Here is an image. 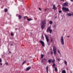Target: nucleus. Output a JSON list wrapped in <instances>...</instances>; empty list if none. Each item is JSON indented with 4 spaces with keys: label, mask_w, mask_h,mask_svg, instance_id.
Here are the masks:
<instances>
[{
    "label": "nucleus",
    "mask_w": 73,
    "mask_h": 73,
    "mask_svg": "<svg viewBox=\"0 0 73 73\" xmlns=\"http://www.w3.org/2000/svg\"><path fill=\"white\" fill-rule=\"evenodd\" d=\"M41 23L42 24H40L41 28L42 30H43L45 28V25L46 24V19L43 20L41 21Z\"/></svg>",
    "instance_id": "f257e3e1"
},
{
    "label": "nucleus",
    "mask_w": 73,
    "mask_h": 73,
    "mask_svg": "<svg viewBox=\"0 0 73 73\" xmlns=\"http://www.w3.org/2000/svg\"><path fill=\"white\" fill-rule=\"evenodd\" d=\"M62 11L64 13H66V12H69V10L68 8H67L66 7H62Z\"/></svg>",
    "instance_id": "f03ea898"
},
{
    "label": "nucleus",
    "mask_w": 73,
    "mask_h": 73,
    "mask_svg": "<svg viewBox=\"0 0 73 73\" xmlns=\"http://www.w3.org/2000/svg\"><path fill=\"white\" fill-rule=\"evenodd\" d=\"M51 29V27H49L48 28H47L46 32L47 33H48L49 32V31L50 33H52V30Z\"/></svg>",
    "instance_id": "7ed1b4c3"
},
{
    "label": "nucleus",
    "mask_w": 73,
    "mask_h": 73,
    "mask_svg": "<svg viewBox=\"0 0 73 73\" xmlns=\"http://www.w3.org/2000/svg\"><path fill=\"white\" fill-rule=\"evenodd\" d=\"M53 51L54 55L56 56V53H57V52H56V50L55 46H53Z\"/></svg>",
    "instance_id": "20e7f679"
},
{
    "label": "nucleus",
    "mask_w": 73,
    "mask_h": 73,
    "mask_svg": "<svg viewBox=\"0 0 73 73\" xmlns=\"http://www.w3.org/2000/svg\"><path fill=\"white\" fill-rule=\"evenodd\" d=\"M60 39V41L62 45H64V38H63V36H62L61 37Z\"/></svg>",
    "instance_id": "39448f33"
},
{
    "label": "nucleus",
    "mask_w": 73,
    "mask_h": 73,
    "mask_svg": "<svg viewBox=\"0 0 73 73\" xmlns=\"http://www.w3.org/2000/svg\"><path fill=\"white\" fill-rule=\"evenodd\" d=\"M45 36L46 40V41L47 43H48V42H49V38H48V36H47V35H46V34L45 35Z\"/></svg>",
    "instance_id": "423d86ee"
},
{
    "label": "nucleus",
    "mask_w": 73,
    "mask_h": 73,
    "mask_svg": "<svg viewBox=\"0 0 73 73\" xmlns=\"http://www.w3.org/2000/svg\"><path fill=\"white\" fill-rule=\"evenodd\" d=\"M39 41L40 43L42 44L43 47H44V46H45V45L44 44V42L42 40H40Z\"/></svg>",
    "instance_id": "0eeeda50"
},
{
    "label": "nucleus",
    "mask_w": 73,
    "mask_h": 73,
    "mask_svg": "<svg viewBox=\"0 0 73 73\" xmlns=\"http://www.w3.org/2000/svg\"><path fill=\"white\" fill-rule=\"evenodd\" d=\"M63 5L64 7H65V6H68V2H65L63 4Z\"/></svg>",
    "instance_id": "6e6552de"
},
{
    "label": "nucleus",
    "mask_w": 73,
    "mask_h": 73,
    "mask_svg": "<svg viewBox=\"0 0 73 73\" xmlns=\"http://www.w3.org/2000/svg\"><path fill=\"white\" fill-rule=\"evenodd\" d=\"M53 9L54 10H56L57 9V8L56 7V6H55V5H53Z\"/></svg>",
    "instance_id": "1a4fd4ad"
},
{
    "label": "nucleus",
    "mask_w": 73,
    "mask_h": 73,
    "mask_svg": "<svg viewBox=\"0 0 73 73\" xmlns=\"http://www.w3.org/2000/svg\"><path fill=\"white\" fill-rule=\"evenodd\" d=\"M31 69V67L29 66V67L28 68H27L26 69V70H30Z\"/></svg>",
    "instance_id": "9d476101"
},
{
    "label": "nucleus",
    "mask_w": 73,
    "mask_h": 73,
    "mask_svg": "<svg viewBox=\"0 0 73 73\" xmlns=\"http://www.w3.org/2000/svg\"><path fill=\"white\" fill-rule=\"evenodd\" d=\"M21 17H22V16L20 15H18V18L19 20L21 19Z\"/></svg>",
    "instance_id": "9b49d317"
},
{
    "label": "nucleus",
    "mask_w": 73,
    "mask_h": 73,
    "mask_svg": "<svg viewBox=\"0 0 73 73\" xmlns=\"http://www.w3.org/2000/svg\"><path fill=\"white\" fill-rule=\"evenodd\" d=\"M72 15V13H68L67 14V15H68V16H71Z\"/></svg>",
    "instance_id": "f8f14e48"
},
{
    "label": "nucleus",
    "mask_w": 73,
    "mask_h": 73,
    "mask_svg": "<svg viewBox=\"0 0 73 73\" xmlns=\"http://www.w3.org/2000/svg\"><path fill=\"white\" fill-rule=\"evenodd\" d=\"M46 72L47 73H48V67L47 66L46 68Z\"/></svg>",
    "instance_id": "ddd939ff"
},
{
    "label": "nucleus",
    "mask_w": 73,
    "mask_h": 73,
    "mask_svg": "<svg viewBox=\"0 0 73 73\" xmlns=\"http://www.w3.org/2000/svg\"><path fill=\"white\" fill-rule=\"evenodd\" d=\"M27 19L29 21H31V20H32V19H30V18H29L28 19Z\"/></svg>",
    "instance_id": "4468645a"
},
{
    "label": "nucleus",
    "mask_w": 73,
    "mask_h": 73,
    "mask_svg": "<svg viewBox=\"0 0 73 73\" xmlns=\"http://www.w3.org/2000/svg\"><path fill=\"white\" fill-rule=\"evenodd\" d=\"M48 62L49 64H50V63H51V62H52V60H50V59H49L48 60Z\"/></svg>",
    "instance_id": "2eb2a0df"
},
{
    "label": "nucleus",
    "mask_w": 73,
    "mask_h": 73,
    "mask_svg": "<svg viewBox=\"0 0 73 73\" xmlns=\"http://www.w3.org/2000/svg\"><path fill=\"white\" fill-rule=\"evenodd\" d=\"M50 39H51V42H53V38H52V37H50Z\"/></svg>",
    "instance_id": "dca6fc26"
},
{
    "label": "nucleus",
    "mask_w": 73,
    "mask_h": 73,
    "mask_svg": "<svg viewBox=\"0 0 73 73\" xmlns=\"http://www.w3.org/2000/svg\"><path fill=\"white\" fill-rule=\"evenodd\" d=\"M54 62H55V60L53 59V60L52 61V64H54Z\"/></svg>",
    "instance_id": "f3484780"
},
{
    "label": "nucleus",
    "mask_w": 73,
    "mask_h": 73,
    "mask_svg": "<svg viewBox=\"0 0 73 73\" xmlns=\"http://www.w3.org/2000/svg\"><path fill=\"white\" fill-rule=\"evenodd\" d=\"M52 66L54 68L55 67V66H56V64L55 63H53V64L52 65Z\"/></svg>",
    "instance_id": "a211bd4d"
},
{
    "label": "nucleus",
    "mask_w": 73,
    "mask_h": 73,
    "mask_svg": "<svg viewBox=\"0 0 73 73\" xmlns=\"http://www.w3.org/2000/svg\"><path fill=\"white\" fill-rule=\"evenodd\" d=\"M49 23L50 24V25H52V24H53V22L52 21H50L49 22Z\"/></svg>",
    "instance_id": "6ab92c4d"
},
{
    "label": "nucleus",
    "mask_w": 73,
    "mask_h": 73,
    "mask_svg": "<svg viewBox=\"0 0 73 73\" xmlns=\"http://www.w3.org/2000/svg\"><path fill=\"white\" fill-rule=\"evenodd\" d=\"M62 73H66L65 70H63L62 71Z\"/></svg>",
    "instance_id": "aec40b11"
},
{
    "label": "nucleus",
    "mask_w": 73,
    "mask_h": 73,
    "mask_svg": "<svg viewBox=\"0 0 73 73\" xmlns=\"http://www.w3.org/2000/svg\"><path fill=\"white\" fill-rule=\"evenodd\" d=\"M5 12H8V10L7 9H5Z\"/></svg>",
    "instance_id": "412c9836"
},
{
    "label": "nucleus",
    "mask_w": 73,
    "mask_h": 73,
    "mask_svg": "<svg viewBox=\"0 0 73 73\" xmlns=\"http://www.w3.org/2000/svg\"><path fill=\"white\" fill-rule=\"evenodd\" d=\"M41 58H42L44 57V54H41Z\"/></svg>",
    "instance_id": "4be33fe9"
},
{
    "label": "nucleus",
    "mask_w": 73,
    "mask_h": 73,
    "mask_svg": "<svg viewBox=\"0 0 73 73\" xmlns=\"http://www.w3.org/2000/svg\"><path fill=\"white\" fill-rule=\"evenodd\" d=\"M55 72H57V68L56 67L55 68Z\"/></svg>",
    "instance_id": "5701e85b"
},
{
    "label": "nucleus",
    "mask_w": 73,
    "mask_h": 73,
    "mask_svg": "<svg viewBox=\"0 0 73 73\" xmlns=\"http://www.w3.org/2000/svg\"><path fill=\"white\" fill-rule=\"evenodd\" d=\"M64 63L66 65H67V62L65 60H64Z\"/></svg>",
    "instance_id": "b1692460"
},
{
    "label": "nucleus",
    "mask_w": 73,
    "mask_h": 73,
    "mask_svg": "<svg viewBox=\"0 0 73 73\" xmlns=\"http://www.w3.org/2000/svg\"><path fill=\"white\" fill-rule=\"evenodd\" d=\"M56 60H58V61H60L61 60V59H60V58H59V59L56 58Z\"/></svg>",
    "instance_id": "393cba45"
},
{
    "label": "nucleus",
    "mask_w": 73,
    "mask_h": 73,
    "mask_svg": "<svg viewBox=\"0 0 73 73\" xmlns=\"http://www.w3.org/2000/svg\"><path fill=\"white\" fill-rule=\"evenodd\" d=\"M11 36H14V34H13V32H11Z\"/></svg>",
    "instance_id": "a878e982"
},
{
    "label": "nucleus",
    "mask_w": 73,
    "mask_h": 73,
    "mask_svg": "<svg viewBox=\"0 0 73 73\" xmlns=\"http://www.w3.org/2000/svg\"><path fill=\"white\" fill-rule=\"evenodd\" d=\"M58 53H59V54H61V53H60V51L59 50H58Z\"/></svg>",
    "instance_id": "bb28decb"
},
{
    "label": "nucleus",
    "mask_w": 73,
    "mask_h": 73,
    "mask_svg": "<svg viewBox=\"0 0 73 73\" xmlns=\"http://www.w3.org/2000/svg\"><path fill=\"white\" fill-rule=\"evenodd\" d=\"M53 51H51V53H50V54H53Z\"/></svg>",
    "instance_id": "cd10ccee"
},
{
    "label": "nucleus",
    "mask_w": 73,
    "mask_h": 73,
    "mask_svg": "<svg viewBox=\"0 0 73 73\" xmlns=\"http://www.w3.org/2000/svg\"><path fill=\"white\" fill-rule=\"evenodd\" d=\"M27 61V60H25V62H24L22 64L23 65V64H24Z\"/></svg>",
    "instance_id": "c85d7f7f"
},
{
    "label": "nucleus",
    "mask_w": 73,
    "mask_h": 73,
    "mask_svg": "<svg viewBox=\"0 0 73 73\" xmlns=\"http://www.w3.org/2000/svg\"><path fill=\"white\" fill-rule=\"evenodd\" d=\"M59 12L60 13H62V11L61 10H60L59 11Z\"/></svg>",
    "instance_id": "c756f323"
},
{
    "label": "nucleus",
    "mask_w": 73,
    "mask_h": 73,
    "mask_svg": "<svg viewBox=\"0 0 73 73\" xmlns=\"http://www.w3.org/2000/svg\"><path fill=\"white\" fill-rule=\"evenodd\" d=\"M5 64H6V65H8V63L7 62H6L5 63Z\"/></svg>",
    "instance_id": "7c9ffc66"
},
{
    "label": "nucleus",
    "mask_w": 73,
    "mask_h": 73,
    "mask_svg": "<svg viewBox=\"0 0 73 73\" xmlns=\"http://www.w3.org/2000/svg\"><path fill=\"white\" fill-rule=\"evenodd\" d=\"M0 65L1 66H2L3 65V63L1 62L0 63Z\"/></svg>",
    "instance_id": "2f4dec72"
},
{
    "label": "nucleus",
    "mask_w": 73,
    "mask_h": 73,
    "mask_svg": "<svg viewBox=\"0 0 73 73\" xmlns=\"http://www.w3.org/2000/svg\"><path fill=\"white\" fill-rule=\"evenodd\" d=\"M27 16H25L24 17V19H27Z\"/></svg>",
    "instance_id": "473e14b6"
},
{
    "label": "nucleus",
    "mask_w": 73,
    "mask_h": 73,
    "mask_svg": "<svg viewBox=\"0 0 73 73\" xmlns=\"http://www.w3.org/2000/svg\"><path fill=\"white\" fill-rule=\"evenodd\" d=\"M43 59H42L41 60V63H43Z\"/></svg>",
    "instance_id": "72a5a7b5"
},
{
    "label": "nucleus",
    "mask_w": 73,
    "mask_h": 73,
    "mask_svg": "<svg viewBox=\"0 0 73 73\" xmlns=\"http://www.w3.org/2000/svg\"><path fill=\"white\" fill-rule=\"evenodd\" d=\"M2 62V60H1V59L0 58V62Z\"/></svg>",
    "instance_id": "f704fd0d"
},
{
    "label": "nucleus",
    "mask_w": 73,
    "mask_h": 73,
    "mask_svg": "<svg viewBox=\"0 0 73 73\" xmlns=\"http://www.w3.org/2000/svg\"><path fill=\"white\" fill-rule=\"evenodd\" d=\"M41 37H42L43 38H44V36H43V34H42V35Z\"/></svg>",
    "instance_id": "c9c22d12"
},
{
    "label": "nucleus",
    "mask_w": 73,
    "mask_h": 73,
    "mask_svg": "<svg viewBox=\"0 0 73 73\" xmlns=\"http://www.w3.org/2000/svg\"><path fill=\"white\" fill-rule=\"evenodd\" d=\"M39 9L40 11H41V8H39Z\"/></svg>",
    "instance_id": "e433bc0d"
},
{
    "label": "nucleus",
    "mask_w": 73,
    "mask_h": 73,
    "mask_svg": "<svg viewBox=\"0 0 73 73\" xmlns=\"http://www.w3.org/2000/svg\"><path fill=\"white\" fill-rule=\"evenodd\" d=\"M44 61H46V59L45 58H44Z\"/></svg>",
    "instance_id": "4c0bfd02"
},
{
    "label": "nucleus",
    "mask_w": 73,
    "mask_h": 73,
    "mask_svg": "<svg viewBox=\"0 0 73 73\" xmlns=\"http://www.w3.org/2000/svg\"><path fill=\"white\" fill-rule=\"evenodd\" d=\"M20 1H23V0H19Z\"/></svg>",
    "instance_id": "58836bf2"
},
{
    "label": "nucleus",
    "mask_w": 73,
    "mask_h": 73,
    "mask_svg": "<svg viewBox=\"0 0 73 73\" xmlns=\"http://www.w3.org/2000/svg\"><path fill=\"white\" fill-rule=\"evenodd\" d=\"M13 44H12H12H11V46H13Z\"/></svg>",
    "instance_id": "ea45409f"
},
{
    "label": "nucleus",
    "mask_w": 73,
    "mask_h": 73,
    "mask_svg": "<svg viewBox=\"0 0 73 73\" xmlns=\"http://www.w3.org/2000/svg\"><path fill=\"white\" fill-rule=\"evenodd\" d=\"M9 53H11V51H9Z\"/></svg>",
    "instance_id": "a19ab883"
},
{
    "label": "nucleus",
    "mask_w": 73,
    "mask_h": 73,
    "mask_svg": "<svg viewBox=\"0 0 73 73\" xmlns=\"http://www.w3.org/2000/svg\"><path fill=\"white\" fill-rule=\"evenodd\" d=\"M55 27H56V25H54V28H55Z\"/></svg>",
    "instance_id": "79ce46f5"
},
{
    "label": "nucleus",
    "mask_w": 73,
    "mask_h": 73,
    "mask_svg": "<svg viewBox=\"0 0 73 73\" xmlns=\"http://www.w3.org/2000/svg\"><path fill=\"white\" fill-rule=\"evenodd\" d=\"M29 58H31V56H29Z\"/></svg>",
    "instance_id": "37998d69"
},
{
    "label": "nucleus",
    "mask_w": 73,
    "mask_h": 73,
    "mask_svg": "<svg viewBox=\"0 0 73 73\" xmlns=\"http://www.w3.org/2000/svg\"><path fill=\"white\" fill-rule=\"evenodd\" d=\"M71 1H72L73 2V0H70Z\"/></svg>",
    "instance_id": "c03bdc74"
},
{
    "label": "nucleus",
    "mask_w": 73,
    "mask_h": 73,
    "mask_svg": "<svg viewBox=\"0 0 73 73\" xmlns=\"http://www.w3.org/2000/svg\"><path fill=\"white\" fill-rule=\"evenodd\" d=\"M70 37V36H68L67 37Z\"/></svg>",
    "instance_id": "a18cd8bd"
},
{
    "label": "nucleus",
    "mask_w": 73,
    "mask_h": 73,
    "mask_svg": "<svg viewBox=\"0 0 73 73\" xmlns=\"http://www.w3.org/2000/svg\"><path fill=\"white\" fill-rule=\"evenodd\" d=\"M60 1H64V0H60Z\"/></svg>",
    "instance_id": "49530a36"
},
{
    "label": "nucleus",
    "mask_w": 73,
    "mask_h": 73,
    "mask_svg": "<svg viewBox=\"0 0 73 73\" xmlns=\"http://www.w3.org/2000/svg\"><path fill=\"white\" fill-rule=\"evenodd\" d=\"M70 73H72V72L71 71H70Z\"/></svg>",
    "instance_id": "de8ad7c7"
},
{
    "label": "nucleus",
    "mask_w": 73,
    "mask_h": 73,
    "mask_svg": "<svg viewBox=\"0 0 73 73\" xmlns=\"http://www.w3.org/2000/svg\"><path fill=\"white\" fill-rule=\"evenodd\" d=\"M45 11H46L47 9H45Z\"/></svg>",
    "instance_id": "09e8293b"
},
{
    "label": "nucleus",
    "mask_w": 73,
    "mask_h": 73,
    "mask_svg": "<svg viewBox=\"0 0 73 73\" xmlns=\"http://www.w3.org/2000/svg\"><path fill=\"white\" fill-rule=\"evenodd\" d=\"M64 31H65V30H64Z\"/></svg>",
    "instance_id": "8fccbe9b"
},
{
    "label": "nucleus",
    "mask_w": 73,
    "mask_h": 73,
    "mask_svg": "<svg viewBox=\"0 0 73 73\" xmlns=\"http://www.w3.org/2000/svg\"><path fill=\"white\" fill-rule=\"evenodd\" d=\"M72 16H73V13L72 14Z\"/></svg>",
    "instance_id": "3c124183"
},
{
    "label": "nucleus",
    "mask_w": 73,
    "mask_h": 73,
    "mask_svg": "<svg viewBox=\"0 0 73 73\" xmlns=\"http://www.w3.org/2000/svg\"><path fill=\"white\" fill-rule=\"evenodd\" d=\"M67 70H68V68H67Z\"/></svg>",
    "instance_id": "603ef678"
}]
</instances>
